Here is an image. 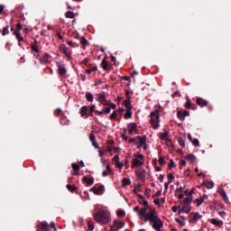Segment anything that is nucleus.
Instances as JSON below:
<instances>
[{
	"instance_id": "72a5a7b5",
	"label": "nucleus",
	"mask_w": 231,
	"mask_h": 231,
	"mask_svg": "<svg viewBox=\"0 0 231 231\" xmlns=\"http://www.w3.org/2000/svg\"><path fill=\"white\" fill-rule=\"evenodd\" d=\"M8 33H10L9 26L6 25L5 27L3 28L2 35L5 37V35H8Z\"/></svg>"
},
{
	"instance_id": "7c9ffc66",
	"label": "nucleus",
	"mask_w": 231,
	"mask_h": 231,
	"mask_svg": "<svg viewBox=\"0 0 231 231\" xmlns=\"http://www.w3.org/2000/svg\"><path fill=\"white\" fill-rule=\"evenodd\" d=\"M138 203L140 205H143V207H147V208H149V202L147 200H145V199H141L138 200Z\"/></svg>"
},
{
	"instance_id": "6ab92c4d",
	"label": "nucleus",
	"mask_w": 231,
	"mask_h": 231,
	"mask_svg": "<svg viewBox=\"0 0 231 231\" xmlns=\"http://www.w3.org/2000/svg\"><path fill=\"white\" fill-rule=\"evenodd\" d=\"M133 108H127L125 114V119L129 120V118H133Z\"/></svg>"
},
{
	"instance_id": "1a4fd4ad",
	"label": "nucleus",
	"mask_w": 231,
	"mask_h": 231,
	"mask_svg": "<svg viewBox=\"0 0 231 231\" xmlns=\"http://www.w3.org/2000/svg\"><path fill=\"white\" fill-rule=\"evenodd\" d=\"M197 104L198 106H200V107H207L208 106V101L201 98V97H197Z\"/></svg>"
},
{
	"instance_id": "603ef678",
	"label": "nucleus",
	"mask_w": 231,
	"mask_h": 231,
	"mask_svg": "<svg viewBox=\"0 0 231 231\" xmlns=\"http://www.w3.org/2000/svg\"><path fill=\"white\" fill-rule=\"evenodd\" d=\"M192 145H195V147H199V140L194 139L192 141Z\"/></svg>"
},
{
	"instance_id": "79ce46f5",
	"label": "nucleus",
	"mask_w": 231,
	"mask_h": 231,
	"mask_svg": "<svg viewBox=\"0 0 231 231\" xmlns=\"http://www.w3.org/2000/svg\"><path fill=\"white\" fill-rule=\"evenodd\" d=\"M178 143L180 145V147H185V140H183V138L180 137L178 139Z\"/></svg>"
},
{
	"instance_id": "bb28decb",
	"label": "nucleus",
	"mask_w": 231,
	"mask_h": 231,
	"mask_svg": "<svg viewBox=\"0 0 231 231\" xmlns=\"http://www.w3.org/2000/svg\"><path fill=\"white\" fill-rule=\"evenodd\" d=\"M123 187H127L131 185V179L124 178L122 180Z\"/></svg>"
},
{
	"instance_id": "e433bc0d",
	"label": "nucleus",
	"mask_w": 231,
	"mask_h": 231,
	"mask_svg": "<svg viewBox=\"0 0 231 231\" xmlns=\"http://www.w3.org/2000/svg\"><path fill=\"white\" fill-rule=\"evenodd\" d=\"M71 167H72V170L75 172H79L80 171V166L79 164H77V163H72Z\"/></svg>"
},
{
	"instance_id": "f03ea898",
	"label": "nucleus",
	"mask_w": 231,
	"mask_h": 231,
	"mask_svg": "<svg viewBox=\"0 0 231 231\" xmlns=\"http://www.w3.org/2000/svg\"><path fill=\"white\" fill-rule=\"evenodd\" d=\"M94 217L97 223H101L102 225H106V223H109V214L106 210H99L95 215Z\"/></svg>"
},
{
	"instance_id": "a211bd4d",
	"label": "nucleus",
	"mask_w": 231,
	"mask_h": 231,
	"mask_svg": "<svg viewBox=\"0 0 231 231\" xmlns=\"http://www.w3.org/2000/svg\"><path fill=\"white\" fill-rule=\"evenodd\" d=\"M50 59V54L45 53L42 58H39L40 64H46Z\"/></svg>"
},
{
	"instance_id": "0e129e2a",
	"label": "nucleus",
	"mask_w": 231,
	"mask_h": 231,
	"mask_svg": "<svg viewBox=\"0 0 231 231\" xmlns=\"http://www.w3.org/2000/svg\"><path fill=\"white\" fill-rule=\"evenodd\" d=\"M105 109V115H109L111 113V107L108 106L106 108H104Z\"/></svg>"
},
{
	"instance_id": "e2e57ef3",
	"label": "nucleus",
	"mask_w": 231,
	"mask_h": 231,
	"mask_svg": "<svg viewBox=\"0 0 231 231\" xmlns=\"http://www.w3.org/2000/svg\"><path fill=\"white\" fill-rule=\"evenodd\" d=\"M122 79L125 80L126 82H129V81H131V77H129V76H123Z\"/></svg>"
},
{
	"instance_id": "338daca9",
	"label": "nucleus",
	"mask_w": 231,
	"mask_h": 231,
	"mask_svg": "<svg viewBox=\"0 0 231 231\" xmlns=\"http://www.w3.org/2000/svg\"><path fill=\"white\" fill-rule=\"evenodd\" d=\"M189 223H198V220L193 217L189 218Z\"/></svg>"
},
{
	"instance_id": "bf43d9fd",
	"label": "nucleus",
	"mask_w": 231,
	"mask_h": 231,
	"mask_svg": "<svg viewBox=\"0 0 231 231\" xmlns=\"http://www.w3.org/2000/svg\"><path fill=\"white\" fill-rule=\"evenodd\" d=\"M125 226V222H118L117 223V227L118 228H124Z\"/></svg>"
},
{
	"instance_id": "0eeeda50",
	"label": "nucleus",
	"mask_w": 231,
	"mask_h": 231,
	"mask_svg": "<svg viewBox=\"0 0 231 231\" xmlns=\"http://www.w3.org/2000/svg\"><path fill=\"white\" fill-rule=\"evenodd\" d=\"M105 189L106 188L104 187V185H100V186H98V188L92 187L90 189V191L93 192L94 194H96V196H102V194H104Z\"/></svg>"
},
{
	"instance_id": "c03bdc74",
	"label": "nucleus",
	"mask_w": 231,
	"mask_h": 231,
	"mask_svg": "<svg viewBox=\"0 0 231 231\" xmlns=\"http://www.w3.org/2000/svg\"><path fill=\"white\" fill-rule=\"evenodd\" d=\"M159 165L161 166L165 165V159L163 158V156L159 157Z\"/></svg>"
},
{
	"instance_id": "8fccbe9b",
	"label": "nucleus",
	"mask_w": 231,
	"mask_h": 231,
	"mask_svg": "<svg viewBox=\"0 0 231 231\" xmlns=\"http://www.w3.org/2000/svg\"><path fill=\"white\" fill-rule=\"evenodd\" d=\"M201 217H203V216L200 215L199 213L196 212V213L194 214V219H196L197 221H198L199 219H201Z\"/></svg>"
},
{
	"instance_id": "412c9836",
	"label": "nucleus",
	"mask_w": 231,
	"mask_h": 231,
	"mask_svg": "<svg viewBox=\"0 0 231 231\" xmlns=\"http://www.w3.org/2000/svg\"><path fill=\"white\" fill-rule=\"evenodd\" d=\"M85 98L88 102H93V100H95V97H93V94H91V92H87L85 95Z\"/></svg>"
},
{
	"instance_id": "37998d69",
	"label": "nucleus",
	"mask_w": 231,
	"mask_h": 231,
	"mask_svg": "<svg viewBox=\"0 0 231 231\" xmlns=\"http://www.w3.org/2000/svg\"><path fill=\"white\" fill-rule=\"evenodd\" d=\"M32 51H34L35 53H39V48L35 46V44L31 45Z\"/></svg>"
},
{
	"instance_id": "3c124183",
	"label": "nucleus",
	"mask_w": 231,
	"mask_h": 231,
	"mask_svg": "<svg viewBox=\"0 0 231 231\" xmlns=\"http://www.w3.org/2000/svg\"><path fill=\"white\" fill-rule=\"evenodd\" d=\"M176 223H179L181 226H185V222L180 218H175Z\"/></svg>"
},
{
	"instance_id": "774afa93",
	"label": "nucleus",
	"mask_w": 231,
	"mask_h": 231,
	"mask_svg": "<svg viewBox=\"0 0 231 231\" xmlns=\"http://www.w3.org/2000/svg\"><path fill=\"white\" fill-rule=\"evenodd\" d=\"M60 113H62V109L57 108V109L55 110V115H60Z\"/></svg>"
},
{
	"instance_id": "2eb2a0df",
	"label": "nucleus",
	"mask_w": 231,
	"mask_h": 231,
	"mask_svg": "<svg viewBox=\"0 0 231 231\" xmlns=\"http://www.w3.org/2000/svg\"><path fill=\"white\" fill-rule=\"evenodd\" d=\"M123 106H125L126 109H133V106H131V97H128V98L124 101Z\"/></svg>"
},
{
	"instance_id": "6e6d98bb",
	"label": "nucleus",
	"mask_w": 231,
	"mask_h": 231,
	"mask_svg": "<svg viewBox=\"0 0 231 231\" xmlns=\"http://www.w3.org/2000/svg\"><path fill=\"white\" fill-rule=\"evenodd\" d=\"M116 116H118V115L116 114V112H113V113L110 115L109 118H110L111 120H115V118H116Z\"/></svg>"
},
{
	"instance_id": "09e8293b",
	"label": "nucleus",
	"mask_w": 231,
	"mask_h": 231,
	"mask_svg": "<svg viewBox=\"0 0 231 231\" xmlns=\"http://www.w3.org/2000/svg\"><path fill=\"white\" fill-rule=\"evenodd\" d=\"M87 68H89L90 71L93 73V71H97L98 68L97 66L88 65Z\"/></svg>"
},
{
	"instance_id": "a18cd8bd",
	"label": "nucleus",
	"mask_w": 231,
	"mask_h": 231,
	"mask_svg": "<svg viewBox=\"0 0 231 231\" xmlns=\"http://www.w3.org/2000/svg\"><path fill=\"white\" fill-rule=\"evenodd\" d=\"M129 143H134L135 145H138V139L131 137L129 139Z\"/></svg>"
},
{
	"instance_id": "58836bf2",
	"label": "nucleus",
	"mask_w": 231,
	"mask_h": 231,
	"mask_svg": "<svg viewBox=\"0 0 231 231\" xmlns=\"http://www.w3.org/2000/svg\"><path fill=\"white\" fill-rule=\"evenodd\" d=\"M167 178H168V182L169 183H172L174 181V175L172 173H169L167 175Z\"/></svg>"
},
{
	"instance_id": "423d86ee",
	"label": "nucleus",
	"mask_w": 231,
	"mask_h": 231,
	"mask_svg": "<svg viewBox=\"0 0 231 231\" xmlns=\"http://www.w3.org/2000/svg\"><path fill=\"white\" fill-rule=\"evenodd\" d=\"M129 134H138V125L136 123H130L127 125Z\"/></svg>"
},
{
	"instance_id": "39448f33",
	"label": "nucleus",
	"mask_w": 231,
	"mask_h": 231,
	"mask_svg": "<svg viewBox=\"0 0 231 231\" xmlns=\"http://www.w3.org/2000/svg\"><path fill=\"white\" fill-rule=\"evenodd\" d=\"M60 51L63 53L69 60H71V50L66 44L60 45Z\"/></svg>"
},
{
	"instance_id": "6e6552de",
	"label": "nucleus",
	"mask_w": 231,
	"mask_h": 231,
	"mask_svg": "<svg viewBox=\"0 0 231 231\" xmlns=\"http://www.w3.org/2000/svg\"><path fill=\"white\" fill-rule=\"evenodd\" d=\"M135 176L141 180V181H145V170L143 169H139L135 171Z\"/></svg>"
},
{
	"instance_id": "4468645a",
	"label": "nucleus",
	"mask_w": 231,
	"mask_h": 231,
	"mask_svg": "<svg viewBox=\"0 0 231 231\" xmlns=\"http://www.w3.org/2000/svg\"><path fill=\"white\" fill-rule=\"evenodd\" d=\"M186 160H188V162H189L191 163V165H194V163H196V156L192 153H189L188 155H186Z\"/></svg>"
},
{
	"instance_id": "20e7f679",
	"label": "nucleus",
	"mask_w": 231,
	"mask_h": 231,
	"mask_svg": "<svg viewBox=\"0 0 231 231\" xmlns=\"http://www.w3.org/2000/svg\"><path fill=\"white\" fill-rule=\"evenodd\" d=\"M21 30H23V24H21V22H18L16 24V29L13 32V35H14L18 41V45L21 46V42H24V37L21 34Z\"/></svg>"
},
{
	"instance_id": "13d9d810",
	"label": "nucleus",
	"mask_w": 231,
	"mask_h": 231,
	"mask_svg": "<svg viewBox=\"0 0 231 231\" xmlns=\"http://www.w3.org/2000/svg\"><path fill=\"white\" fill-rule=\"evenodd\" d=\"M89 140H90L91 143L97 141V139H96V137H95V134H89Z\"/></svg>"
},
{
	"instance_id": "5fc2aeb1",
	"label": "nucleus",
	"mask_w": 231,
	"mask_h": 231,
	"mask_svg": "<svg viewBox=\"0 0 231 231\" xmlns=\"http://www.w3.org/2000/svg\"><path fill=\"white\" fill-rule=\"evenodd\" d=\"M116 169L122 170V169H124V163H122V162H116Z\"/></svg>"
},
{
	"instance_id": "a19ab883",
	"label": "nucleus",
	"mask_w": 231,
	"mask_h": 231,
	"mask_svg": "<svg viewBox=\"0 0 231 231\" xmlns=\"http://www.w3.org/2000/svg\"><path fill=\"white\" fill-rule=\"evenodd\" d=\"M117 216L119 217H125V211H124L122 209L117 210Z\"/></svg>"
},
{
	"instance_id": "49530a36",
	"label": "nucleus",
	"mask_w": 231,
	"mask_h": 231,
	"mask_svg": "<svg viewBox=\"0 0 231 231\" xmlns=\"http://www.w3.org/2000/svg\"><path fill=\"white\" fill-rule=\"evenodd\" d=\"M80 43L81 44H89V42H88L87 41V39H86V37H84V36H82L81 38H80Z\"/></svg>"
},
{
	"instance_id": "9d476101",
	"label": "nucleus",
	"mask_w": 231,
	"mask_h": 231,
	"mask_svg": "<svg viewBox=\"0 0 231 231\" xmlns=\"http://www.w3.org/2000/svg\"><path fill=\"white\" fill-rule=\"evenodd\" d=\"M57 67L59 69V73L61 77H64L66 75V73H68V71L66 70V68H64V66L60 63H57Z\"/></svg>"
},
{
	"instance_id": "c9c22d12",
	"label": "nucleus",
	"mask_w": 231,
	"mask_h": 231,
	"mask_svg": "<svg viewBox=\"0 0 231 231\" xmlns=\"http://www.w3.org/2000/svg\"><path fill=\"white\" fill-rule=\"evenodd\" d=\"M177 116H178V118H180V120H185V116H184V114H183V111H181V110H179L178 112H177Z\"/></svg>"
},
{
	"instance_id": "393cba45",
	"label": "nucleus",
	"mask_w": 231,
	"mask_h": 231,
	"mask_svg": "<svg viewBox=\"0 0 231 231\" xmlns=\"http://www.w3.org/2000/svg\"><path fill=\"white\" fill-rule=\"evenodd\" d=\"M219 194L222 198H224V201L226 203V201H228V197L226 196V191H225V189H221L219 191Z\"/></svg>"
},
{
	"instance_id": "de8ad7c7",
	"label": "nucleus",
	"mask_w": 231,
	"mask_h": 231,
	"mask_svg": "<svg viewBox=\"0 0 231 231\" xmlns=\"http://www.w3.org/2000/svg\"><path fill=\"white\" fill-rule=\"evenodd\" d=\"M88 62H89V58H85L81 62L80 64H84L85 66H87V68L89 66L88 64Z\"/></svg>"
},
{
	"instance_id": "ddd939ff",
	"label": "nucleus",
	"mask_w": 231,
	"mask_h": 231,
	"mask_svg": "<svg viewBox=\"0 0 231 231\" xmlns=\"http://www.w3.org/2000/svg\"><path fill=\"white\" fill-rule=\"evenodd\" d=\"M101 65H102L104 71H109V69H110L109 63L107 62V60L106 58H104L102 60Z\"/></svg>"
},
{
	"instance_id": "c756f323",
	"label": "nucleus",
	"mask_w": 231,
	"mask_h": 231,
	"mask_svg": "<svg viewBox=\"0 0 231 231\" xmlns=\"http://www.w3.org/2000/svg\"><path fill=\"white\" fill-rule=\"evenodd\" d=\"M190 206L183 204L181 210L185 212V214H189L190 212Z\"/></svg>"
},
{
	"instance_id": "aec40b11",
	"label": "nucleus",
	"mask_w": 231,
	"mask_h": 231,
	"mask_svg": "<svg viewBox=\"0 0 231 231\" xmlns=\"http://www.w3.org/2000/svg\"><path fill=\"white\" fill-rule=\"evenodd\" d=\"M204 202H205V196L200 197L199 199H197L193 201V203H196L197 207H201V205H203Z\"/></svg>"
},
{
	"instance_id": "f3484780",
	"label": "nucleus",
	"mask_w": 231,
	"mask_h": 231,
	"mask_svg": "<svg viewBox=\"0 0 231 231\" xmlns=\"http://www.w3.org/2000/svg\"><path fill=\"white\" fill-rule=\"evenodd\" d=\"M185 107L187 109H196V105L195 104L192 105V101L189 98H188L185 104Z\"/></svg>"
},
{
	"instance_id": "864d4df0",
	"label": "nucleus",
	"mask_w": 231,
	"mask_h": 231,
	"mask_svg": "<svg viewBox=\"0 0 231 231\" xmlns=\"http://www.w3.org/2000/svg\"><path fill=\"white\" fill-rule=\"evenodd\" d=\"M173 167H176V164L174 163V160H171L169 163V169H173Z\"/></svg>"
},
{
	"instance_id": "7ed1b4c3",
	"label": "nucleus",
	"mask_w": 231,
	"mask_h": 231,
	"mask_svg": "<svg viewBox=\"0 0 231 231\" xmlns=\"http://www.w3.org/2000/svg\"><path fill=\"white\" fill-rule=\"evenodd\" d=\"M150 124L152 125L153 129H158L160 127V111L154 110L150 115Z\"/></svg>"
},
{
	"instance_id": "4c0bfd02",
	"label": "nucleus",
	"mask_w": 231,
	"mask_h": 231,
	"mask_svg": "<svg viewBox=\"0 0 231 231\" xmlns=\"http://www.w3.org/2000/svg\"><path fill=\"white\" fill-rule=\"evenodd\" d=\"M211 224L215 225V226H221V221H219L216 218L211 219Z\"/></svg>"
},
{
	"instance_id": "f8f14e48",
	"label": "nucleus",
	"mask_w": 231,
	"mask_h": 231,
	"mask_svg": "<svg viewBox=\"0 0 231 231\" xmlns=\"http://www.w3.org/2000/svg\"><path fill=\"white\" fill-rule=\"evenodd\" d=\"M136 140H138V143L140 144V146H143L145 145V143H147V136H136Z\"/></svg>"
},
{
	"instance_id": "052dcab7",
	"label": "nucleus",
	"mask_w": 231,
	"mask_h": 231,
	"mask_svg": "<svg viewBox=\"0 0 231 231\" xmlns=\"http://www.w3.org/2000/svg\"><path fill=\"white\" fill-rule=\"evenodd\" d=\"M113 162H116V163L120 162V157L118 155H115L113 158Z\"/></svg>"
},
{
	"instance_id": "4be33fe9",
	"label": "nucleus",
	"mask_w": 231,
	"mask_h": 231,
	"mask_svg": "<svg viewBox=\"0 0 231 231\" xmlns=\"http://www.w3.org/2000/svg\"><path fill=\"white\" fill-rule=\"evenodd\" d=\"M97 97L100 104H104L106 102V94H97Z\"/></svg>"
},
{
	"instance_id": "69168bd1",
	"label": "nucleus",
	"mask_w": 231,
	"mask_h": 231,
	"mask_svg": "<svg viewBox=\"0 0 231 231\" xmlns=\"http://www.w3.org/2000/svg\"><path fill=\"white\" fill-rule=\"evenodd\" d=\"M96 107H97V106H96L95 105H92V106H90V108H89L90 113H94Z\"/></svg>"
},
{
	"instance_id": "4d7b16f0",
	"label": "nucleus",
	"mask_w": 231,
	"mask_h": 231,
	"mask_svg": "<svg viewBox=\"0 0 231 231\" xmlns=\"http://www.w3.org/2000/svg\"><path fill=\"white\" fill-rule=\"evenodd\" d=\"M95 113L98 115L99 116L102 115H106L105 109L103 108L101 111L96 110Z\"/></svg>"
},
{
	"instance_id": "9b49d317",
	"label": "nucleus",
	"mask_w": 231,
	"mask_h": 231,
	"mask_svg": "<svg viewBox=\"0 0 231 231\" xmlns=\"http://www.w3.org/2000/svg\"><path fill=\"white\" fill-rule=\"evenodd\" d=\"M82 181H84V183H87V185L88 187H91V185H93V183H95V179L89 178L88 176H84L82 179Z\"/></svg>"
},
{
	"instance_id": "b1692460",
	"label": "nucleus",
	"mask_w": 231,
	"mask_h": 231,
	"mask_svg": "<svg viewBox=\"0 0 231 231\" xmlns=\"http://www.w3.org/2000/svg\"><path fill=\"white\" fill-rule=\"evenodd\" d=\"M65 17L67 19H75V13L71 12V11H68L66 14H65Z\"/></svg>"
},
{
	"instance_id": "ea45409f",
	"label": "nucleus",
	"mask_w": 231,
	"mask_h": 231,
	"mask_svg": "<svg viewBox=\"0 0 231 231\" xmlns=\"http://www.w3.org/2000/svg\"><path fill=\"white\" fill-rule=\"evenodd\" d=\"M88 230L94 231L95 230V224L92 221L88 222Z\"/></svg>"
},
{
	"instance_id": "f704fd0d",
	"label": "nucleus",
	"mask_w": 231,
	"mask_h": 231,
	"mask_svg": "<svg viewBox=\"0 0 231 231\" xmlns=\"http://www.w3.org/2000/svg\"><path fill=\"white\" fill-rule=\"evenodd\" d=\"M66 187L69 192H75V190H77L78 189L77 187L72 186L71 184H67Z\"/></svg>"
},
{
	"instance_id": "f257e3e1",
	"label": "nucleus",
	"mask_w": 231,
	"mask_h": 231,
	"mask_svg": "<svg viewBox=\"0 0 231 231\" xmlns=\"http://www.w3.org/2000/svg\"><path fill=\"white\" fill-rule=\"evenodd\" d=\"M139 216V219L144 223H147V221L152 223L153 221H156L158 217H160L158 213H156V209H151V208H147L146 206L140 209Z\"/></svg>"
},
{
	"instance_id": "5701e85b",
	"label": "nucleus",
	"mask_w": 231,
	"mask_h": 231,
	"mask_svg": "<svg viewBox=\"0 0 231 231\" xmlns=\"http://www.w3.org/2000/svg\"><path fill=\"white\" fill-rule=\"evenodd\" d=\"M133 165H134V167H142V165H143V162H140V159H138V158H135V159H134V161H133Z\"/></svg>"
},
{
	"instance_id": "c85d7f7f",
	"label": "nucleus",
	"mask_w": 231,
	"mask_h": 231,
	"mask_svg": "<svg viewBox=\"0 0 231 231\" xmlns=\"http://www.w3.org/2000/svg\"><path fill=\"white\" fill-rule=\"evenodd\" d=\"M80 115H81V116H86V115H88V106H83L80 108Z\"/></svg>"
},
{
	"instance_id": "473e14b6",
	"label": "nucleus",
	"mask_w": 231,
	"mask_h": 231,
	"mask_svg": "<svg viewBox=\"0 0 231 231\" xmlns=\"http://www.w3.org/2000/svg\"><path fill=\"white\" fill-rule=\"evenodd\" d=\"M207 189H214V181H207L203 183Z\"/></svg>"
},
{
	"instance_id": "dca6fc26",
	"label": "nucleus",
	"mask_w": 231,
	"mask_h": 231,
	"mask_svg": "<svg viewBox=\"0 0 231 231\" xmlns=\"http://www.w3.org/2000/svg\"><path fill=\"white\" fill-rule=\"evenodd\" d=\"M160 139L165 142H171V139H169V132L162 133L160 135Z\"/></svg>"
},
{
	"instance_id": "cd10ccee",
	"label": "nucleus",
	"mask_w": 231,
	"mask_h": 231,
	"mask_svg": "<svg viewBox=\"0 0 231 231\" xmlns=\"http://www.w3.org/2000/svg\"><path fill=\"white\" fill-rule=\"evenodd\" d=\"M183 205H189L190 206V204L192 203V197H187L183 199Z\"/></svg>"
},
{
	"instance_id": "680f3d73",
	"label": "nucleus",
	"mask_w": 231,
	"mask_h": 231,
	"mask_svg": "<svg viewBox=\"0 0 231 231\" xmlns=\"http://www.w3.org/2000/svg\"><path fill=\"white\" fill-rule=\"evenodd\" d=\"M93 147H95V149H100V146H98V143H97V141H94L91 143Z\"/></svg>"
},
{
	"instance_id": "2f4dec72",
	"label": "nucleus",
	"mask_w": 231,
	"mask_h": 231,
	"mask_svg": "<svg viewBox=\"0 0 231 231\" xmlns=\"http://www.w3.org/2000/svg\"><path fill=\"white\" fill-rule=\"evenodd\" d=\"M41 228H42V231H48V230H49L48 223H46V222H42V223H41Z\"/></svg>"
},
{
	"instance_id": "a878e982",
	"label": "nucleus",
	"mask_w": 231,
	"mask_h": 231,
	"mask_svg": "<svg viewBox=\"0 0 231 231\" xmlns=\"http://www.w3.org/2000/svg\"><path fill=\"white\" fill-rule=\"evenodd\" d=\"M110 231H118V221L114 220L113 226L110 227Z\"/></svg>"
}]
</instances>
